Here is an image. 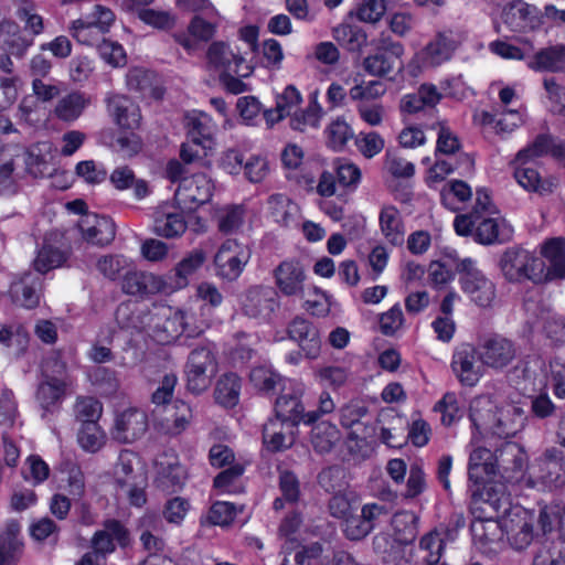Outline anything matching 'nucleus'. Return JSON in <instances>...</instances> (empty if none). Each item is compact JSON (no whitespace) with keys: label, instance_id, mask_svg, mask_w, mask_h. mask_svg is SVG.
<instances>
[{"label":"nucleus","instance_id":"f257e3e1","mask_svg":"<svg viewBox=\"0 0 565 565\" xmlns=\"http://www.w3.org/2000/svg\"><path fill=\"white\" fill-rule=\"evenodd\" d=\"M190 316L170 306L154 307L141 322L148 334L159 344H170L183 333L189 338L198 337L202 330L190 322Z\"/></svg>","mask_w":565,"mask_h":565},{"label":"nucleus","instance_id":"f03ea898","mask_svg":"<svg viewBox=\"0 0 565 565\" xmlns=\"http://www.w3.org/2000/svg\"><path fill=\"white\" fill-rule=\"evenodd\" d=\"M491 191L479 188L476 191L475 205L469 213L456 215L454 230L459 236H473V239L481 245L494 243V218L492 216Z\"/></svg>","mask_w":565,"mask_h":565},{"label":"nucleus","instance_id":"7ed1b4c3","mask_svg":"<svg viewBox=\"0 0 565 565\" xmlns=\"http://www.w3.org/2000/svg\"><path fill=\"white\" fill-rule=\"evenodd\" d=\"M494 363V338L487 337L478 348L469 343L460 344L451 361V367L461 384L475 386L483 374L486 365Z\"/></svg>","mask_w":565,"mask_h":565},{"label":"nucleus","instance_id":"20e7f679","mask_svg":"<svg viewBox=\"0 0 565 565\" xmlns=\"http://www.w3.org/2000/svg\"><path fill=\"white\" fill-rule=\"evenodd\" d=\"M534 522V513L520 505L510 508L497 521L502 533L501 540H505L512 548L519 551L526 548L533 541Z\"/></svg>","mask_w":565,"mask_h":565},{"label":"nucleus","instance_id":"39448f33","mask_svg":"<svg viewBox=\"0 0 565 565\" xmlns=\"http://www.w3.org/2000/svg\"><path fill=\"white\" fill-rule=\"evenodd\" d=\"M115 19V14L109 8L98 4L89 14L73 21L70 32L78 43L97 46L105 39V34L109 32Z\"/></svg>","mask_w":565,"mask_h":565},{"label":"nucleus","instance_id":"423d86ee","mask_svg":"<svg viewBox=\"0 0 565 565\" xmlns=\"http://www.w3.org/2000/svg\"><path fill=\"white\" fill-rule=\"evenodd\" d=\"M186 387L194 394L207 390L217 373V361L211 349L200 347L193 349L185 363Z\"/></svg>","mask_w":565,"mask_h":565},{"label":"nucleus","instance_id":"0eeeda50","mask_svg":"<svg viewBox=\"0 0 565 565\" xmlns=\"http://www.w3.org/2000/svg\"><path fill=\"white\" fill-rule=\"evenodd\" d=\"M494 486H473L470 511L473 516L471 532L473 539L482 545L492 542V532L489 531L494 514V501L492 493Z\"/></svg>","mask_w":565,"mask_h":565},{"label":"nucleus","instance_id":"6e6552de","mask_svg":"<svg viewBox=\"0 0 565 565\" xmlns=\"http://www.w3.org/2000/svg\"><path fill=\"white\" fill-rule=\"evenodd\" d=\"M501 270L509 280L543 282V260L525 249H509L501 258Z\"/></svg>","mask_w":565,"mask_h":565},{"label":"nucleus","instance_id":"1a4fd4ad","mask_svg":"<svg viewBox=\"0 0 565 565\" xmlns=\"http://www.w3.org/2000/svg\"><path fill=\"white\" fill-rule=\"evenodd\" d=\"M252 256L249 247L237 239H226L214 257L216 274L221 278L234 281L244 271Z\"/></svg>","mask_w":565,"mask_h":565},{"label":"nucleus","instance_id":"9d476101","mask_svg":"<svg viewBox=\"0 0 565 565\" xmlns=\"http://www.w3.org/2000/svg\"><path fill=\"white\" fill-rule=\"evenodd\" d=\"M456 270L461 275L463 291L480 307H489L493 300V284L479 270L471 258L456 259Z\"/></svg>","mask_w":565,"mask_h":565},{"label":"nucleus","instance_id":"9b49d317","mask_svg":"<svg viewBox=\"0 0 565 565\" xmlns=\"http://www.w3.org/2000/svg\"><path fill=\"white\" fill-rule=\"evenodd\" d=\"M205 56L207 70L216 72L218 75L234 71L239 77H249L254 72V67L246 63L241 53L223 41L211 43Z\"/></svg>","mask_w":565,"mask_h":565},{"label":"nucleus","instance_id":"f8f14e48","mask_svg":"<svg viewBox=\"0 0 565 565\" xmlns=\"http://www.w3.org/2000/svg\"><path fill=\"white\" fill-rule=\"evenodd\" d=\"M213 190L212 180L204 173H198L181 179L174 199L180 209L192 212L211 200Z\"/></svg>","mask_w":565,"mask_h":565},{"label":"nucleus","instance_id":"ddd939ff","mask_svg":"<svg viewBox=\"0 0 565 565\" xmlns=\"http://www.w3.org/2000/svg\"><path fill=\"white\" fill-rule=\"evenodd\" d=\"M242 311L245 316L259 321H267L278 308L276 291L269 286L255 285L245 290L241 297Z\"/></svg>","mask_w":565,"mask_h":565},{"label":"nucleus","instance_id":"4468645a","mask_svg":"<svg viewBox=\"0 0 565 565\" xmlns=\"http://www.w3.org/2000/svg\"><path fill=\"white\" fill-rule=\"evenodd\" d=\"M275 285L286 297H305L306 273L302 265L294 259L281 262L273 271Z\"/></svg>","mask_w":565,"mask_h":565},{"label":"nucleus","instance_id":"2eb2a0df","mask_svg":"<svg viewBox=\"0 0 565 565\" xmlns=\"http://www.w3.org/2000/svg\"><path fill=\"white\" fill-rule=\"evenodd\" d=\"M15 166L24 163L26 173L34 178L51 175L54 170L52 145L47 141L32 145L24 151L14 153Z\"/></svg>","mask_w":565,"mask_h":565},{"label":"nucleus","instance_id":"dca6fc26","mask_svg":"<svg viewBox=\"0 0 565 565\" xmlns=\"http://www.w3.org/2000/svg\"><path fill=\"white\" fill-rule=\"evenodd\" d=\"M527 456L515 443H505L497 454V472L509 483L519 482L523 478Z\"/></svg>","mask_w":565,"mask_h":565},{"label":"nucleus","instance_id":"f3484780","mask_svg":"<svg viewBox=\"0 0 565 565\" xmlns=\"http://www.w3.org/2000/svg\"><path fill=\"white\" fill-rule=\"evenodd\" d=\"M116 542L121 547L128 546L130 543L129 532L119 521L108 520L102 530L95 532L90 540V546L106 559L107 555L115 552Z\"/></svg>","mask_w":565,"mask_h":565},{"label":"nucleus","instance_id":"a211bd4d","mask_svg":"<svg viewBox=\"0 0 565 565\" xmlns=\"http://www.w3.org/2000/svg\"><path fill=\"white\" fill-rule=\"evenodd\" d=\"M540 11L522 0H512L501 12L503 23L512 31H525L537 28L541 23Z\"/></svg>","mask_w":565,"mask_h":565},{"label":"nucleus","instance_id":"6ab92c4d","mask_svg":"<svg viewBox=\"0 0 565 565\" xmlns=\"http://www.w3.org/2000/svg\"><path fill=\"white\" fill-rule=\"evenodd\" d=\"M147 428V415L142 411L130 408L116 417L111 435L117 441L129 444L143 436Z\"/></svg>","mask_w":565,"mask_h":565},{"label":"nucleus","instance_id":"aec40b11","mask_svg":"<svg viewBox=\"0 0 565 565\" xmlns=\"http://www.w3.org/2000/svg\"><path fill=\"white\" fill-rule=\"evenodd\" d=\"M70 385L71 380L66 377L47 376V379L40 382L36 388L35 399L42 409V418H47L49 415L58 409V405Z\"/></svg>","mask_w":565,"mask_h":565},{"label":"nucleus","instance_id":"412c9836","mask_svg":"<svg viewBox=\"0 0 565 565\" xmlns=\"http://www.w3.org/2000/svg\"><path fill=\"white\" fill-rule=\"evenodd\" d=\"M78 227L85 241L98 246L108 245L114 241L116 235L113 220L97 214L83 215Z\"/></svg>","mask_w":565,"mask_h":565},{"label":"nucleus","instance_id":"4be33fe9","mask_svg":"<svg viewBox=\"0 0 565 565\" xmlns=\"http://www.w3.org/2000/svg\"><path fill=\"white\" fill-rule=\"evenodd\" d=\"M166 286L161 276L139 270L127 271L121 281L122 291L131 296L156 295L164 291Z\"/></svg>","mask_w":565,"mask_h":565},{"label":"nucleus","instance_id":"5701e85b","mask_svg":"<svg viewBox=\"0 0 565 565\" xmlns=\"http://www.w3.org/2000/svg\"><path fill=\"white\" fill-rule=\"evenodd\" d=\"M289 338L297 341L308 359H317L320 354L321 340L319 330L308 320L296 317L288 327Z\"/></svg>","mask_w":565,"mask_h":565},{"label":"nucleus","instance_id":"b1692460","mask_svg":"<svg viewBox=\"0 0 565 565\" xmlns=\"http://www.w3.org/2000/svg\"><path fill=\"white\" fill-rule=\"evenodd\" d=\"M541 254L547 262V266L543 262L544 281L565 278V237L546 239Z\"/></svg>","mask_w":565,"mask_h":565},{"label":"nucleus","instance_id":"393cba45","mask_svg":"<svg viewBox=\"0 0 565 565\" xmlns=\"http://www.w3.org/2000/svg\"><path fill=\"white\" fill-rule=\"evenodd\" d=\"M107 110L114 121L125 129H136L141 121L139 106L124 95H111L107 98Z\"/></svg>","mask_w":565,"mask_h":565},{"label":"nucleus","instance_id":"a878e982","mask_svg":"<svg viewBox=\"0 0 565 565\" xmlns=\"http://www.w3.org/2000/svg\"><path fill=\"white\" fill-rule=\"evenodd\" d=\"M468 475L473 486H494V455L490 449L478 447L470 454Z\"/></svg>","mask_w":565,"mask_h":565},{"label":"nucleus","instance_id":"bb28decb","mask_svg":"<svg viewBox=\"0 0 565 565\" xmlns=\"http://www.w3.org/2000/svg\"><path fill=\"white\" fill-rule=\"evenodd\" d=\"M402 45H391L388 52H375L363 60V70L371 76L385 77L395 70L401 71Z\"/></svg>","mask_w":565,"mask_h":565},{"label":"nucleus","instance_id":"cd10ccee","mask_svg":"<svg viewBox=\"0 0 565 565\" xmlns=\"http://www.w3.org/2000/svg\"><path fill=\"white\" fill-rule=\"evenodd\" d=\"M153 230L159 236L173 238L185 232L186 223L175 207L164 203L158 206L153 213Z\"/></svg>","mask_w":565,"mask_h":565},{"label":"nucleus","instance_id":"c85d7f7f","mask_svg":"<svg viewBox=\"0 0 565 565\" xmlns=\"http://www.w3.org/2000/svg\"><path fill=\"white\" fill-rule=\"evenodd\" d=\"M534 72L565 73V44L556 43L540 49L527 62Z\"/></svg>","mask_w":565,"mask_h":565},{"label":"nucleus","instance_id":"c756f323","mask_svg":"<svg viewBox=\"0 0 565 565\" xmlns=\"http://www.w3.org/2000/svg\"><path fill=\"white\" fill-rule=\"evenodd\" d=\"M457 42L451 32H440L419 53V57L426 66H437L450 60Z\"/></svg>","mask_w":565,"mask_h":565},{"label":"nucleus","instance_id":"7c9ffc66","mask_svg":"<svg viewBox=\"0 0 565 565\" xmlns=\"http://www.w3.org/2000/svg\"><path fill=\"white\" fill-rule=\"evenodd\" d=\"M302 387L298 385L291 393L281 394L275 403L276 419L282 423L289 422L294 426L300 422L305 423V406L300 402Z\"/></svg>","mask_w":565,"mask_h":565},{"label":"nucleus","instance_id":"2f4dec72","mask_svg":"<svg viewBox=\"0 0 565 565\" xmlns=\"http://www.w3.org/2000/svg\"><path fill=\"white\" fill-rule=\"evenodd\" d=\"M441 98V92L434 84L424 83L416 92L402 98L401 109L404 113L415 114L425 108H434Z\"/></svg>","mask_w":565,"mask_h":565},{"label":"nucleus","instance_id":"473e14b6","mask_svg":"<svg viewBox=\"0 0 565 565\" xmlns=\"http://www.w3.org/2000/svg\"><path fill=\"white\" fill-rule=\"evenodd\" d=\"M441 98V92L434 84L424 83L416 92L402 98L401 109L404 113L415 114L425 108H434Z\"/></svg>","mask_w":565,"mask_h":565},{"label":"nucleus","instance_id":"72a5a7b5","mask_svg":"<svg viewBox=\"0 0 565 565\" xmlns=\"http://www.w3.org/2000/svg\"><path fill=\"white\" fill-rule=\"evenodd\" d=\"M441 98V92L434 84L424 83L416 92L402 98L401 109L404 113L415 114L425 108H434Z\"/></svg>","mask_w":565,"mask_h":565},{"label":"nucleus","instance_id":"f704fd0d","mask_svg":"<svg viewBox=\"0 0 565 565\" xmlns=\"http://www.w3.org/2000/svg\"><path fill=\"white\" fill-rule=\"evenodd\" d=\"M441 98V92L434 84L424 83L416 92L402 98L401 109L404 113L415 114L425 108H434Z\"/></svg>","mask_w":565,"mask_h":565},{"label":"nucleus","instance_id":"c9c22d12","mask_svg":"<svg viewBox=\"0 0 565 565\" xmlns=\"http://www.w3.org/2000/svg\"><path fill=\"white\" fill-rule=\"evenodd\" d=\"M206 254L203 249H193L185 255L173 268L170 276L171 285L175 289L185 288L191 277L203 266Z\"/></svg>","mask_w":565,"mask_h":565},{"label":"nucleus","instance_id":"e433bc0d","mask_svg":"<svg viewBox=\"0 0 565 565\" xmlns=\"http://www.w3.org/2000/svg\"><path fill=\"white\" fill-rule=\"evenodd\" d=\"M20 530L19 523L11 521L0 531V565H17L23 547Z\"/></svg>","mask_w":565,"mask_h":565},{"label":"nucleus","instance_id":"4c0bfd02","mask_svg":"<svg viewBox=\"0 0 565 565\" xmlns=\"http://www.w3.org/2000/svg\"><path fill=\"white\" fill-rule=\"evenodd\" d=\"M68 257V249L51 244L45 239L42 247L38 250L33 266L36 271L45 274L50 270L63 267L67 263Z\"/></svg>","mask_w":565,"mask_h":565},{"label":"nucleus","instance_id":"58836bf2","mask_svg":"<svg viewBox=\"0 0 565 565\" xmlns=\"http://www.w3.org/2000/svg\"><path fill=\"white\" fill-rule=\"evenodd\" d=\"M340 429L328 420L316 424L311 429V445L318 454H329L341 441Z\"/></svg>","mask_w":565,"mask_h":565},{"label":"nucleus","instance_id":"ea45409f","mask_svg":"<svg viewBox=\"0 0 565 565\" xmlns=\"http://www.w3.org/2000/svg\"><path fill=\"white\" fill-rule=\"evenodd\" d=\"M39 281L31 274H25L21 279L13 281L10 294L13 301L26 309L35 308L40 302Z\"/></svg>","mask_w":565,"mask_h":565},{"label":"nucleus","instance_id":"a19ab883","mask_svg":"<svg viewBox=\"0 0 565 565\" xmlns=\"http://www.w3.org/2000/svg\"><path fill=\"white\" fill-rule=\"evenodd\" d=\"M494 404L489 395L476 397L470 405V419L479 435L488 433L494 420Z\"/></svg>","mask_w":565,"mask_h":565},{"label":"nucleus","instance_id":"79ce46f5","mask_svg":"<svg viewBox=\"0 0 565 565\" xmlns=\"http://www.w3.org/2000/svg\"><path fill=\"white\" fill-rule=\"evenodd\" d=\"M471 198L472 190L462 180H451L440 191L441 204L451 212L462 210V204H466Z\"/></svg>","mask_w":565,"mask_h":565},{"label":"nucleus","instance_id":"37998d69","mask_svg":"<svg viewBox=\"0 0 565 565\" xmlns=\"http://www.w3.org/2000/svg\"><path fill=\"white\" fill-rule=\"evenodd\" d=\"M380 228L383 236L393 245L404 242V225L398 210L392 205L384 206L379 215Z\"/></svg>","mask_w":565,"mask_h":565},{"label":"nucleus","instance_id":"c03bdc74","mask_svg":"<svg viewBox=\"0 0 565 565\" xmlns=\"http://www.w3.org/2000/svg\"><path fill=\"white\" fill-rule=\"evenodd\" d=\"M369 414V408L363 401L353 399L345 404L340 409V423L345 428H353L359 424H364L365 427L362 431L361 437L364 439L373 437L375 434V428L373 426H367V423H362V419L365 418Z\"/></svg>","mask_w":565,"mask_h":565},{"label":"nucleus","instance_id":"a18cd8bd","mask_svg":"<svg viewBox=\"0 0 565 565\" xmlns=\"http://www.w3.org/2000/svg\"><path fill=\"white\" fill-rule=\"evenodd\" d=\"M173 409L174 412L161 419L158 425L162 433L177 436L188 428L193 418V414L190 405L183 401H177L173 405Z\"/></svg>","mask_w":565,"mask_h":565},{"label":"nucleus","instance_id":"49530a36","mask_svg":"<svg viewBox=\"0 0 565 565\" xmlns=\"http://www.w3.org/2000/svg\"><path fill=\"white\" fill-rule=\"evenodd\" d=\"M241 379L235 373L223 374L216 382L214 396L224 407H234L239 401Z\"/></svg>","mask_w":565,"mask_h":565},{"label":"nucleus","instance_id":"de8ad7c7","mask_svg":"<svg viewBox=\"0 0 565 565\" xmlns=\"http://www.w3.org/2000/svg\"><path fill=\"white\" fill-rule=\"evenodd\" d=\"M245 214L243 205L223 206L215 214L217 230L225 235L237 233L244 225Z\"/></svg>","mask_w":565,"mask_h":565},{"label":"nucleus","instance_id":"09e8293b","mask_svg":"<svg viewBox=\"0 0 565 565\" xmlns=\"http://www.w3.org/2000/svg\"><path fill=\"white\" fill-rule=\"evenodd\" d=\"M139 465V458L129 450L120 452L118 461L115 466V480L118 488L122 486L134 484L135 480L145 477L141 471H135V467Z\"/></svg>","mask_w":565,"mask_h":565},{"label":"nucleus","instance_id":"8fccbe9b","mask_svg":"<svg viewBox=\"0 0 565 565\" xmlns=\"http://www.w3.org/2000/svg\"><path fill=\"white\" fill-rule=\"evenodd\" d=\"M88 102L84 94L73 92L57 102L54 114L63 121H74L82 115Z\"/></svg>","mask_w":565,"mask_h":565},{"label":"nucleus","instance_id":"3c124183","mask_svg":"<svg viewBox=\"0 0 565 565\" xmlns=\"http://www.w3.org/2000/svg\"><path fill=\"white\" fill-rule=\"evenodd\" d=\"M334 40L350 52L360 51L367 41L366 33L358 25L342 23L333 29Z\"/></svg>","mask_w":565,"mask_h":565},{"label":"nucleus","instance_id":"603ef678","mask_svg":"<svg viewBox=\"0 0 565 565\" xmlns=\"http://www.w3.org/2000/svg\"><path fill=\"white\" fill-rule=\"evenodd\" d=\"M524 426L523 409L519 406L511 405L501 408L500 417L497 419V436L512 437Z\"/></svg>","mask_w":565,"mask_h":565},{"label":"nucleus","instance_id":"864d4df0","mask_svg":"<svg viewBox=\"0 0 565 565\" xmlns=\"http://www.w3.org/2000/svg\"><path fill=\"white\" fill-rule=\"evenodd\" d=\"M557 143L558 141H556V139L551 135H539L531 145L518 152L515 161L523 164L545 154H551L553 157L554 148Z\"/></svg>","mask_w":565,"mask_h":565},{"label":"nucleus","instance_id":"5fc2aeb1","mask_svg":"<svg viewBox=\"0 0 565 565\" xmlns=\"http://www.w3.org/2000/svg\"><path fill=\"white\" fill-rule=\"evenodd\" d=\"M392 526L398 543H411L417 535V516L411 511L397 512L392 518Z\"/></svg>","mask_w":565,"mask_h":565},{"label":"nucleus","instance_id":"6e6d98bb","mask_svg":"<svg viewBox=\"0 0 565 565\" xmlns=\"http://www.w3.org/2000/svg\"><path fill=\"white\" fill-rule=\"evenodd\" d=\"M103 412L99 401L92 396H79L74 404V415L83 425L96 424Z\"/></svg>","mask_w":565,"mask_h":565},{"label":"nucleus","instance_id":"4d7b16f0","mask_svg":"<svg viewBox=\"0 0 565 565\" xmlns=\"http://www.w3.org/2000/svg\"><path fill=\"white\" fill-rule=\"evenodd\" d=\"M158 480L167 490H174L182 486L185 479V470L177 459L167 463H159Z\"/></svg>","mask_w":565,"mask_h":565},{"label":"nucleus","instance_id":"13d9d810","mask_svg":"<svg viewBox=\"0 0 565 565\" xmlns=\"http://www.w3.org/2000/svg\"><path fill=\"white\" fill-rule=\"evenodd\" d=\"M138 18L146 24L160 30H171L177 23V17L170 11L141 9Z\"/></svg>","mask_w":565,"mask_h":565},{"label":"nucleus","instance_id":"bf43d9fd","mask_svg":"<svg viewBox=\"0 0 565 565\" xmlns=\"http://www.w3.org/2000/svg\"><path fill=\"white\" fill-rule=\"evenodd\" d=\"M249 380L259 391L270 392L280 383V375L270 366L259 365L250 371Z\"/></svg>","mask_w":565,"mask_h":565},{"label":"nucleus","instance_id":"052dcab7","mask_svg":"<svg viewBox=\"0 0 565 565\" xmlns=\"http://www.w3.org/2000/svg\"><path fill=\"white\" fill-rule=\"evenodd\" d=\"M431 128L438 131L436 152L454 154L460 149V141L457 135L445 121H438L436 125H433Z\"/></svg>","mask_w":565,"mask_h":565},{"label":"nucleus","instance_id":"680f3d73","mask_svg":"<svg viewBox=\"0 0 565 565\" xmlns=\"http://www.w3.org/2000/svg\"><path fill=\"white\" fill-rule=\"evenodd\" d=\"M419 548L425 553L423 556L427 565H436L443 554L444 541L436 532H430L424 535L419 542Z\"/></svg>","mask_w":565,"mask_h":565},{"label":"nucleus","instance_id":"e2e57ef3","mask_svg":"<svg viewBox=\"0 0 565 565\" xmlns=\"http://www.w3.org/2000/svg\"><path fill=\"white\" fill-rule=\"evenodd\" d=\"M282 422L277 419L268 420L263 428V440L268 449L279 451L288 445L286 444V436L282 433Z\"/></svg>","mask_w":565,"mask_h":565},{"label":"nucleus","instance_id":"0e129e2a","mask_svg":"<svg viewBox=\"0 0 565 565\" xmlns=\"http://www.w3.org/2000/svg\"><path fill=\"white\" fill-rule=\"evenodd\" d=\"M127 86L130 90L146 96L153 90V75L143 68H132L127 74Z\"/></svg>","mask_w":565,"mask_h":565},{"label":"nucleus","instance_id":"69168bd1","mask_svg":"<svg viewBox=\"0 0 565 565\" xmlns=\"http://www.w3.org/2000/svg\"><path fill=\"white\" fill-rule=\"evenodd\" d=\"M78 443L84 450L96 452L103 447L105 435L96 424L83 425L78 433Z\"/></svg>","mask_w":565,"mask_h":565},{"label":"nucleus","instance_id":"338daca9","mask_svg":"<svg viewBox=\"0 0 565 565\" xmlns=\"http://www.w3.org/2000/svg\"><path fill=\"white\" fill-rule=\"evenodd\" d=\"M386 92V85L381 81H370L365 84L353 86L349 96L352 100L365 103V100L377 99Z\"/></svg>","mask_w":565,"mask_h":565},{"label":"nucleus","instance_id":"774afa93","mask_svg":"<svg viewBox=\"0 0 565 565\" xmlns=\"http://www.w3.org/2000/svg\"><path fill=\"white\" fill-rule=\"evenodd\" d=\"M129 266V259L122 255H106L97 260L98 271L106 278L115 280L119 273Z\"/></svg>","mask_w":565,"mask_h":565}]
</instances>
